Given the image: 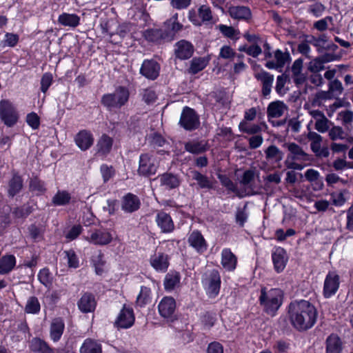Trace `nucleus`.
<instances>
[{"label": "nucleus", "mask_w": 353, "mask_h": 353, "mask_svg": "<svg viewBox=\"0 0 353 353\" xmlns=\"http://www.w3.org/2000/svg\"><path fill=\"white\" fill-rule=\"evenodd\" d=\"M229 15L234 19L248 21L252 17L250 9L244 6H232L228 8Z\"/></svg>", "instance_id": "nucleus-22"}, {"label": "nucleus", "mask_w": 353, "mask_h": 353, "mask_svg": "<svg viewBox=\"0 0 353 353\" xmlns=\"http://www.w3.org/2000/svg\"><path fill=\"white\" fill-rule=\"evenodd\" d=\"M340 277L335 272H329L326 275L323 285V295L330 298L335 294L339 288Z\"/></svg>", "instance_id": "nucleus-10"}, {"label": "nucleus", "mask_w": 353, "mask_h": 353, "mask_svg": "<svg viewBox=\"0 0 353 353\" xmlns=\"http://www.w3.org/2000/svg\"><path fill=\"white\" fill-rule=\"evenodd\" d=\"M324 69V63L319 57L311 60L307 64V70L312 73H319Z\"/></svg>", "instance_id": "nucleus-49"}, {"label": "nucleus", "mask_w": 353, "mask_h": 353, "mask_svg": "<svg viewBox=\"0 0 353 353\" xmlns=\"http://www.w3.org/2000/svg\"><path fill=\"white\" fill-rule=\"evenodd\" d=\"M343 90L341 82L338 79L332 81L329 84V92L335 94H341Z\"/></svg>", "instance_id": "nucleus-61"}, {"label": "nucleus", "mask_w": 353, "mask_h": 353, "mask_svg": "<svg viewBox=\"0 0 353 353\" xmlns=\"http://www.w3.org/2000/svg\"><path fill=\"white\" fill-rule=\"evenodd\" d=\"M272 262L275 271L280 273L283 271L288 261L286 251L281 248H276L272 254Z\"/></svg>", "instance_id": "nucleus-15"}, {"label": "nucleus", "mask_w": 353, "mask_h": 353, "mask_svg": "<svg viewBox=\"0 0 353 353\" xmlns=\"http://www.w3.org/2000/svg\"><path fill=\"white\" fill-rule=\"evenodd\" d=\"M65 329V324L61 318L54 319L50 324V336L51 339L57 342L60 340Z\"/></svg>", "instance_id": "nucleus-27"}, {"label": "nucleus", "mask_w": 353, "mask_h": 353, "mask_svg": "<svg viewBox=\"0 0 353 353\" xmlns=\"http://www.w3.org/2000/svg\"><path fill=\"white\" fill-rule=\"evenodd\" d=\"M158 161L156 158L149 154H143L139 158L138 172L140 175L150 176L157 170Z\"/></svg>", "instance_id": "nucleus-8"}, {"label": "nucleus", "mask_w": 353, "mask_h": 353, "mask_svg": "<svg viewBox=\"0 0 353 353\" xmlns=\"http://www.w3.org/2000/svg\"><path fill=\"white\" fill-rule=\"evenodd\" d=\"M129 97V90L124 86H119L114 92L103 95L101 102L108 111H114L124 106Z\"/></svg>", "instance_id": "nucleus-4"}, {"label": "nucleus", "mask_w": 353, "mask_h": 353, "mask_svg": "<svg viewBox=\"0 0 353 353\" xmlns=\"http://www.w3.org/2000/svg\"><path fill=\"white\" fill-rule=\"evenodd\" d=\"M134 319L133 309L130 306L123 305L117 318L115 325L119 328L127 329L132 326Z\"/></svg>", "instance_id": "nucleus-11"}, {"label": "nucleus", "mask_w": 353, "mask_h": 353, "mask_svg": "<svg viewBox=\"0 0 353 353\" xmlns=\"http://www.w3.org/2000/svg\"><path fill=\"white\" fill-rule=\"evenodd\" d=\"M209 60L205 57H194L190 62L188 72L192 74H196L203 70L208 64Z\"/></svg>", "instance_id": "nucleus-36"}, {"label": "nucleus", "mask_w": 353, "mask_h": 353, "mask_svg": "<svg viewBox=\"0 0 353 353\" xmlns=\"http://www.w3.org/2000/svg\"><path fill=\"white\" fill-rule=\"evenodd\" d=\"M113 141L112 138L106 134L102 135L98 141L97 146L99 148V152L106 154L110 152L112 149Z\"/></svg>", "instance_id": "nucleus-40"}, {"label": "nucleus", "mask_w": 353, "mask_h": 353, "mask_svg": "<svg viewBox=\"0 0 353 353\" xmlns=\"http://www.w3.org/2000/svg\"><path fill=\"white\" fill-rule=\"evenodd\" d=\"M330 121L327 118L325 117L324 119L315 122V129L321 132L324 133L327 132L330 128Z\"/></svg>", "instance_id": "nucleus-63"}, {"label": "nucleus", "mask_w": 353, "mask_h": 353, "mask_svg": "<svg viewBox=\"0 0 353 353\" xmlns=\"http://www.w3.org/2000/svg\"><path fill=\"white\" fill-rule=\"evenodd\" d=\"M38 279L39 281L45 286H48L51 283V274L48 269L43 268L40 270L38 274Z\"/></svg>", "instance_id": "nucleus-56"}, {"label": "nucleus", "mask_w": 353, "mask_h": 353, "mask_svg": "<svg viewBox=\"0 0 353 353\" xmlns=\"http://www.w3.org/2000/svg\"><path fill=\"white\" fill-rule=\"evenodd\" d=\"M0 119L8 127L14 126L18 121L19 114L13 103L9 100L0 101Z\"/></svg>", "instance_id": "nucleus-6"}, {"label": "nucleus", "mask_w": 353, "mask_h": 353, "mask_svg": "<svg viewBox=\"0 0 353 353\" xmlns=\"http://www.w3.org/2000/svg\"><path fill=\"white\" fill-rule=\"evenodd\" d=\"M159 64L152 59L145 60L140 68V73L145 78L150 80L156 79L159 77Z\"/></svg>", "instance_id": "nucleus-13"}, {"label": "nucleus", "mask_w": 353, "mask_h": 353, "mask_svg": "<svg viewBox=\"0 0 353 353\" xmlns=\"http://www.w3.org/2000/svg\"><path fill=\"white\" fill-rule=\"evenodd\" d=\"M158 307L161 316L163 318H170L172 316L176 309L175 300L172 297H164L159 303Z\"/></svg>", "instance_id": "nucleus-17"}, {"label": "nucleus", "mask_w": 353, "mask_h": 353, "mask_svg": "<svg viewBox=\"0 0 353 353\" xmlns=\"http://www.w3.org/2000/svg\"><path fill=\"white\" fill-rule=\"evenodd\" d=\"M303 61L302 59H296L292 65V78L297 85L303 84L305 81V75L303 73Z\"/></svg>", "instance_id": "nucleus-25"}, {"label": "nucleus", "mask_w": 353, "mask_h": 353, "mask_svg": "<svg viewBox=\"0 0 353 353\" xmlns=\"http://www.w3.org/2000/svg\"><path fill=\"white\" fill-rule=\"evenodd\" d=\"M290 59V56L288 52H283L279 49L274 52V61L280 68H283Z\"/></svg>", "instance_id": "nucleus-48"}, {"label": "nucleus", "mask_w": 353, "mask_h": 353, "mask_svg": "<svg viewBox=\"0 0 353 353\" xmlns=\"http://www.w3.org/2000/svg\"><path fill=\"white\" fill-rule=\"evenodd\" d=\"M112 233L106 229H96L86 237L88 241L99 245H108L112 242Z\"/></svg>", "instance_id": "nucleus-9"}, {"label": "nucleus", "mask_w": 353, "mask_h": 353, "mask_svg": "<svg viewBox=\"0 0 353 353\" xmlns=\"http://www.w3.org/2000/svg\"><path fill=\"white\" fill-rule=\"evenodd\" d=\"M254 77L262 84V94L264 97H268L272 90L274 81V75L270 73L261 70L254 74Z\"/></svg>", "instance_id": "nucleus-16"}, {"label": "nucleus", "mask_w": 353, "mask_h": 353, "mask_svg": "<svg viewBox=\"0 0 353 353\" xmlns=\"http://www.w3.org/2000/svg\"><path fill=\"white\" fill-rule=\"evenodd\" d=\"M143 100L147 103H151L155 101L157 94L151 88L145 89L143 91Z\"/></svg>", "instance_id": "nucleus-62"}, {"label": "nucleus", "mask_w": 353, "mask_h": 353, "mask_svg": "<svg viewBox=\"0 0 353 353\" xmlns=\"http://www.w3.org/2000/svg\"><path fill=\"white\" fill-rule=\"evenodd\" d=\"M52 74L49 72L43 74L41 79V90L46 93L52 83Z\"/></svg>", "instance_id": "nucleus-55"}, {"label": "nucleus", "mask_w": 353, "mask_h": 353, "mask_svg": "<svg viewBox=\"0 0 353 353\" xmlns=\"http://www.w3.org/2000/svg\"><path fill=\"white\" fill-rule=\"evenodd\" d=\"M202 283L210 297L218 295L221 288V276L217 270H208L203 275Z\"/></svg>", "instance_id": "nucleus-5"}, {"label": "nucleus", "mask_w": 353, "mask_h": 353, "mask_svg": "<svg viewBox=\"0 0 353 353\" xmlns=\"http://www.w3.org/2000/svg\"><path fill=\"white\" fill-rule=\"evenodd\" d=\"M26 122L33 130H37L40 125V118L35 112H31L27 115Z\"/></svg>", "instance_id": "nucleus-57"}, {"label": "nucleus", "mask_w": 353, "mask_h": 353, "mask_svg": "<svg viewBox=\"0 0 353 353\" xmlns=\"http://www.w3.org/2000/svg\"><path fill=\"white\" fill-rule=\"evenodd\" d=\"M180 281L179 273H169L166 274L164 280V286L166 290H172Z\"/></svg>", "instance_id": "nucleus-44"}, {"label": "nucleus", "mask_w": 353, "mask_h": 353, "mask_svg": "<svg viewBox=\"0 0 353 353\" xmlns=\"http://www.w3.org/2000/svg\"><path fill=\"white\" fill-rule=\"evenodd\" d=\"M75 142L81 150H86L93 144L92 134L87 130L80 131L75 137Z\"/></svg>", "instance_id": "nucleus-26"}, {"label": "nucleus", "mask_w": 353, "mask_h": 353, "mask_svg": "<svg viewBox=\"0 0 353 353\" xmlns=\"http://www.w3.org/2000/svg\"><path fill=\"white\" fill-rule=\"evenodd\" d=\"M342 123L345 125H350L353 121V112L350 110L342 111L339 113Z\"/></svg>", "instance_id": "nucleus-64"}, {"label": "nucleus", "mask_w": 353, "mask_h": 353, "mask_svg": "<svg viewBox=\"0 0 353 353\" xmlns=\"http://www.w3.org/2000/svg\"><path fill=\"white\" fill-rule=\"evenodd\" d=\"M30 349L34 353H54V350L50 347L46 342L39 338L32 340Z\"/></svg>", "instance_id": "nucleus-33"}, {"label": "nucleus", "mask_w": 353, "mask_h": 353, "mask_svg": "<svg viewBox=\"0 0 353 353\" xmlns=\"http://www.w3.org/2000/svg\"><path fill=\"white\" fill-rule=\"evenodd\" d=\"M310 143V148L314 153H318L321 148L322 137L315 132H309L307 136Z\"/></svg>", "instance_id": "nucleus-42"}, {"label": "nucleus", "mask_w": 353, "mask_h": 353, "mask_svg": "<svg viewBox=\"0 0 353 353\" xmlns=\"http://www.w3.org/2000/svg\"><path fill=\"white\" fill-rule=\"evenodd\" d=\"M92 262L95 268V272L97 274H101L104 272V265L105 261L104 255L101 252H98L92 257Z\"/></svg>", "instance_id": "nucleus-43"}, {"label": "nucleus", "mask_w": 353, "mask_h": 353, "mask_svg": "<svg viewBox=\"0 0 353 353\" xmlns=\"http://www.w3.org/2000/svg\"><path fill=\"white\" fill-rule=\"evenodd\" d=\"M199 18L203 22H209L212 19L211 8L207 5H202L198 9Z\"/></svg>", "instance_id": "nucleus-50"}, {"label": "nucleus", "mask_w": 353, "mask_h": 353, "mask_svg": "<svg viewBox=\"0 0 353 353\" xmlns=\"http://www.w3.org/2000/svg\"><path fill=\"white\" fill-rule=\"evenodd\" d=\"M70 194L66 190H58L52 199V203L54 206H63L70 203Z\"/></svg>", "instance_id": "nucleus-37"}, {"label": "nucleus", "mask_w": 353, "mask_h": 353, "mask_svg": "<svg viewBox=\"0 0 353 353\" xmlns=\"http://www.w3.org/2000/svg\"><path fill=\"white\" fill-rule=\"evenodd\" d=\"M221 264L223 268L228 271H234L237 265V257L230 248H224L221 251Z\"/></svg>", "instance_id": "nucleus-18"}, {"label": "nucleus", "mask_w": 353, "mask_h": 353, "mask_svg": "<svg viewBox=\"0 0 353 353\" xmlns=\"http://www.w3.org/2000/svg\"><path fill=\"white\" fill-rule=\"evenodd\" d=\"M174 51L177 58L185 60L192 57L194 47L190 42L181 40L176 43Z\"/></svg>", "instance_id": "nucleus-21"}, {"label": "nucleus", "mask_w": 353, "mask_h": 353, "mask_svg": "<svg viewBox=\"0 0 353 353\" xmlns=\"http://www.w3.org/2000/svg\"><path fill=\"white\" fill-rule=\"evenodd\" d=\"M80 353H102L101 345L92 339H86L83 343Z\"/></svg>", "instance_id": "nucleus-32"}, {"label": "nucleus", "mask_w": 353, "mask_h": 353, "mask_svg": "<svg viewBox=\"0 0 353 353\" xmlns=\"http://www.w3.org/2000/svg\"><path fill=\"white\" fill-rule=\"evenodd\" d=\"M143 37L151 42H158L165 37L163 31L161 29H148L143 32Z\"/></svg>", "instance_id": "nucleus-41"}, {"label": "nucleus", "mask_w": 353, "mask_h": 353, "mask_svg": "<svg viewBox=\"0 0 353 353\" xmlns=\"http://www.w3.org/2000/svg\"><path fill=\"white\" fill-rule=\"evenodd\" d=\"M186 151L192 154H201L208 150L207 143L204 141H191L185 144Z\"/></svg>", "instance_id": "nucleus-34"}, {"label": "nucleus", "mask_w": 353, "mask_h": 353, "mask_svg": "<svg viewBox=\"0 0 353 353\" xmlns=\"http://www.w3.org/2000/svg\"><path fill=\"white\" fill-rule=\"evenodd\" d=\"M79 310L84 313L92 312L96 307V301L93 295L85 293L78 301Z\"/></svg>", "instance_id": "nucleus-28"}, {"label": "nucleus", "mask_w": 353, "mask_h": 353, "mask_svg": "<svg viewBox=\"0 0 353 353\" xmlns=\"http://www.w3.org/2000/svg\"><path fill=\"white\" fill-rule=\"evenodd\" d=\"M16 265L13 255H5L0 259V274H6L11 272Z\"/></svg>", "instance_id": "nucleus-35"}, {"label": "nucleus", "mask_w": 353, "mask_h": 353, "mask_svg": "<svg viewBox=\"0 0 353 353\" xmlns=\"http://www.w3.org/2000/svg\"><path fill=\"white\" fill-rule=\"evenodd\" d=\"M188 243L198 253L203 254L208 249V243L199 230H194L188 236Z\"/></svg>", "instance_id": "nucleus-12"}, {"label": "nucleus", "mask_w": 353, "mask_h": 353, "mask_svg": "<svg viewBox=\"0 0 353 353\" xmlns=\"http://www.w3.org/2000/svg\"><path fill=\"white\" fill-rule=\"evenodd\" d=\"M58 22L63 26L76 28L80 23V17L76 14L63 12L59 16Z\"/></svg>", "instance_id": "nucleus-30"}, {"label": "nucleus", "mask_w": 353, "mask_h": 353, "mask_svg": "<svg viewBox=\"0 0 353 353\" xmlns=\"http://www.w3.org/2000/svg\"><path fill=\"white\" fill-rule=\"evenodd\" d=\"M236 53L233 49L229 46H223L219 53V57L225 59H230L235 57Z\"/></svg>", "instance_id": "nucleus-60"}, {"label": "nucleus", "mask_w": 353, "mask_h": 353, "mask_svg": "<svg viewBox=\"0 0 353 353\" xmlns=\"http://www.w3.org/2000/svg\"><path fill=\"white\" fill-rule=\"evenodd\" d=\"M285 146L290 152L284 162L288 169L301 170L306 165L303 163L312 159L310 154L306 153L300 145L295 143H286Z\"/></svg>", "instance_id": "nucleus-3"}, {"label": "nucleus", "mask_w": 353, "mask_h": 353, "mask_svg": "<svg viewBox=\"0 0 353 353\" xmlns=\"http://www.w3.org/2000/svg\"><path fill=\"white\" fill-rule=\"evenodd\" d=\"M289 314L292 326L301 332L312 328L317 319L315 307L305 300L291 303Z\"/></svg>", "instance_id": "nucleus-1"}, {"label": "nucleus", "mask_w": 353, "mask_h": 353, "mask_svg": "<svg viewBox=\"0 0 353 353\" xmlns=\"http://www.w3.org/2000/svg\"><path fill=\"white\" fill-rule=\"evenodd\" d=\"M217 28L225 37L234 39H237L239 38L237 36L239 34V31L234 28L232 26L220 24Z\"/></svg>", "instance_id": "nucleus-46"}, {"label": "nucleus", "mask_w": 353, "mask_h": 353, "mask_svg": "<svg viewBox=\"0 0 353 353\" xmlns=\"http://www.w3.org/2000/svg\"><path fill=\"white\" fill-rule=\"evenodd\" d=\"M192 177L194 180L196 181L198 185L202 189H211L212 188L213 183L208 179V177L199 171H191Z\"/></svg>", "instance_id": "nucleus-38"}, {"label": "nucleus", "mask_w": 353, "mask_h": 353, "mask_svg": "<svg viewBox=\"0 0 353 353\" xmlns=\"http://www.w3.org/2000/svg\"><path fill=\"white\" fill-rule=\"evenodd\" d=\"M329 137L332 141L344 139L345 133L341 127L334 126L329 130Z\"/></svg>", "instance_id": "nucleus-53"}, {"label": "nucleus", "mask_w": 353, "mask_h": 353, "mask_svg": "<svg viewBox=\"0 0 353 353\" xmlns=\"http://www.w3.org/2000/svg\"><path fill=\"white\" fill-rule=\"evenodd\" d=\"M150 263L157 271L164 272L169 265L168 256L163 252H155L151 256Z\"/></svg>", "instance_id": "nucleus-20"}, {"label": "nucleus", "mask_w": 353, "mask_h": 353, "mask_svg": "<svg viewBox=\"0 0 353 353\" xmlns=\"http://www.w3.org/2000/svg\"><path fill=\"white\" fill-rule=\"evenodd\" d=\"M325 6L320 2H314L307 7V12L316 17L321 16L325 11Z\"/></svg>", "instance_id": "nucleus-52"}, {"label": "nucleus", "mask_w": 353, "mask_h": 353, "mask_svg": "<svg viewBox=\"0 0 353 353\" xmlns=\"http://www.w3.org/2000/svg\"><path fill=\"white\" fill-rule=\"evenodd\" d=\"M101 172L104 182H106L114 176V170L112 166H108L106 164H103L101 166Z\"/></svg>", "instance_id": "nucleus-59"}, {"label": "nucleus", "mask_w": 353, "mask_h": 353, "mask_svg": "<svg viewBox=\"0 0 353 353\" xmlns=\"http://www.w3.org/2000/svg\"><path fill=\"white\" fill-rule=\"evenodd\" d=\"M136 303L139 307H144L151 303V290L149 288L145 286L141 288Z\"/></svg>", "instance_id": "nucleus-39"}, {"label": "nucleus", "mask_w": 353, "mask_h": 353, "mask_svg": "<svg viewBox=\"0 0 353 353\" xmlns=\"http://www.w3.org/2000/svg\"><path fill=\"white\" fill-rule=\"evenodd\" d=\"M283 301V292L281 289L261 288L259 301L262 310L267 314L274 316L281 306Z\"/></svg>", "instance_id": "nucleus-2"}, {"label": "nucleus", "mask_w": 353, "mask_h": 353, "mask_svg": "<svg viewBox=\"0 0 353 353\" xmlns=\"http://www.w3.org/2000/svg\"><path fill=\"white\" fill-rule=\"evenodd\" d=\"M23 188V179L17 174H13L8 183V193L9 196L13 197L17 194Z\"/></svg>", "instance_id": "nucleus-31"}, {"label": "nucleus", "mask_w": 353, "mask_h": 353, "mask_svg": "<svg viewBox=\"0 0 353 353\" xmlns=\"http://www.w3.org/2000/svg\"><path fill=\"white\" fill-rule=\"evenodd\" d=\"M141 206L139 198L132 193H128L121 199V208L126 213H132L137 211Z\"/></svg>", "instance_id": "nucleus-14"}, {"label": "nucleus", "mask_w": 353, "mask_h": 353, "mask_svg": "<svg viewBox=\"0 0 353 353\" xmlns=\"http://www.w3.org/2000/svg\"><path fill=\"white\" fill-rule=\"evenodd\" d=\"M156 222L162 232L170 233L174 229V222L170 214L160 211L156 216Z\"/></svg>", "instance_id": "nucleus-19"}, {"label": "nucleus", "mask_w": 353, "mask_h": 353, "mask_svg": "<svg viewBox=\"0 0 353 353\" xmlns=\"http://www.w3.org/2000/svg\"><path fill=\"white\" fill-rule=\"evenodd\" d=\"M325 344L326 353H341L342 350V342L336 334H330L327 338Z\"/></svg>", "instance_id": "nucleus-29"}, {"label": "nucleus", "mask_w": 353, "mask_h": 353, "mask_svg": "<svg viewBox=\"0 0 353 353\" xmlns=\"http://www.w3.org/2000/svg\"><path fill=\"white\" fill-rule=\"evenodd\" d=\"M255 173L252 170H245L242 176L240 183L244 186H250L254 179Z\"/></svg>", "instance_id": "nucleus-58"}, {"label": "nucleus", "mask_w": 353, "mask_h": 353, "mask_svg": "<svg viewBox=\"0 0 353 353\" xmlns=\"http://www.w3.org/2000/svg\"><path fill=\"white\" fill-rule=\"evenodd\" d=\"M40 309L41 305L38 299L36 296L29 297L25 307V312L28 314H37Z\"/></svg>", "instance_id": "nucleus-45"}, {"label": "nucleus", "mask_w": 353, "mask_h": 353, "mask_svg": "<svg viewBox=\"0 0 353 353\" xmlns=\"http://www.w3.org/2000/svg\"><path fill=\"white\" fill-rule=\"evenodd\" d=\"M288 110V106L281 101L271 102L267 108L269 121L271 118H279Z\"/></svg>", "instance_id": "nucleus-24"}, {"label": "nucleus", "mask_w": 353, "mask_h": 353, "mask_svg": "<svg viewBox=\"0 0 353 353\" xmlns=\"http://www.w3.org/2000/svg\"><path fill=\"white\" fill-rule=\"evenodd\" d=\"M286 80L287 76L284 74L279 75L276 78L275 90L276 92L280 95H283L286 93V89L285 88Z\"/></svg>", "instance_id": "nucleus-54"}, {"label": "nucleus", "mask_w": 353, "mask_h": 353, "mask_svg": "<svg viewBox=\"0 0 353 353\" xmlns=\"http://www.w3.org/2000/svg\"><path fill=\"white\" fill-rule=\"evenodd\" d=\"M239 130L249 134H254L261 132V128L257 124H250L246 121H242L239 124Z\"/></svg>", "instance_id": "nucleus-47"}, {"label": "nucleus", "mask_w": 353, "mask_h": 353, "mask_svg": "<svg viewBox=\"0 0 353 353\" xmlns=\"http://www.w3.org/2000/svg\"><path fill=\"white\" fill-rule=\"evenodd\" d=\"M160 184L166 190H172L178 188L181 184V179L176 174L166 172L159 176Z\"/></svg>", "instance_id": "nucleus-23"}, {"label": "nucleus", "mask_w": 353, "mask_h": 353, "mask_svg": "<svg viewBox=\"0 0 353 353\" xmlns=\"http://www.w3.org/2000/svg\"><path fill=\"white\" fill-rule=\"evenodd\" d=\"M63 254L70 268H77L79 267V259L74 250H65Z\"/></svg>", "instance_id": "nucleus-51"}, {"label": "nucleus", "mask_w": 353, "mask_h": 353, "mask_svg": "<svg viewBox=\"0 0 353 353\" xmlns=\"http://www.w3.org/2000/svg\"><path fill=\"white\" fill-rule=\"evenodd\" d=\"M179 123L185 130L192 131L199 128V117L192 108L185 106L182 110Z\"/></svg>", "instance_id": "nucleus-7"}]
</instances>
